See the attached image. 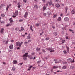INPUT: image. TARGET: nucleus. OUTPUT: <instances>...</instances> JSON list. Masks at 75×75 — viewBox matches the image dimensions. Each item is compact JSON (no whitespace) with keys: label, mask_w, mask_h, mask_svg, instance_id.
I'll list each match as a JSON object with an SVG mask.
<instances>
[{"label":"nucleus","mask_w":75,"mask_h":75,"mask_svg":"<svg viewBox=\"0 0 75 75\" xmlns=\"http://www.w3.org/2000/svg\"><path fill=\"white\" fill-rule=\"evenodd\" d=\"M28 53H25L24 55L23 56V58L24 61H27V57H28Z\"/></svg>","instance_id":"f257e3e1"},{"label":"nucleus","mask_w":75,"mask_h":75,"mask_svg":"<svg viewBox=\"0 0 75 75\" xmlns=\"http://www.w3.org/2000/svg\"><path fill=\"white\" fill-rule=\"evenodd\" d=\"M23 42H21L20 43V42H16V45L17 47L19 46L20 47L21 46V45L23 44Z\"/></svg>","instance_id":"f03ea898"},{"label":"nucleus","mask_w":75,"mask_h":75,"mask_svg":"<svg viewBox=\"0 0 75 75\" xmlns=\"http://www.w3.org/2000/svg\"><path fill=\"white\" fill-rule=\"evenodd\" d=\"M11 6V4H10L9 5H7V7L6 8V10L7 11H8V9L9 8V7H10Z\"/></svg>","instance_id":"7ed1b4c3"},{"label":"nucleus","mask_w":75,"mask_h":75,"mask_svg":"<svg viewBox=\"0 0 75 75\" xmlns=\"http://www.w3.org/2000/svg\"><path fill=\"white\" fill-rule=\"evenodd\" d=\"M51 11H49L47 13V15H48V16H50V15H51Z\"/></svg>","instance_id":"20e7f679"},{"label":"nucleus","mask_w":75,"mask_h":75,"mask_svg":"<svg viewBox=\"0 0 75 75\" xmlns=\"http://www.w3.org/2000/svg\"><path fill=\"white\" fill-rule=\"evenodd\" d=\"M28 16V12H25V14L24 17H25V18H26V17H27Z\"/></svg>","instance_id":"39448f33"},{"label":"nucleus","mask_w":75,"mask_h":75,"mask_svg":"<svg viewBox=\"0 0 75 75\" xmlns=\"http://www.w3.org/2000/svg\"><path fill=\"white\" fill-rule=\"evenodd\" d=\"M13 45L11 44L9 46V48L10 50L13 49Z\"/></svg>","instance_id":"423d86ee"},{"label":"nucleus","mask_w":75,"mask_h":75,"mask_svg":"<svg viewBox=\"0 0 75 75\" xmlns=\"http://www.w3.org/2000/svg\"><path fill=\"white\" fill-rule=\"evenodd\" d=\"M12 18H11L9 19V20L10 21V23H13V22H14V21H13V20L12 19Z\"/></svg>","instance_id":"0eeeda50"},{"label":"nucleus","mask_w":75,"mask_h":75,"mask_svg":"<svg viewBox=\"0 0 75 75\" xmlns=\"http://www.w3.org/2000/svg\"><path fill=\"white\" fill-rule=\"evenodd\" d=\"M64 20L65 21H68V20H69V18H68L67 17H66L64 18Z\"/></svg>","instance_id":"6e6552de"},{"label":"nucleus","mask_w":75,"mask_h":75,"mask_svg":"<svg viewBox=\"0 0 75 75\" xmlns=\"http://www.w3.org/2000/svg\"><path fill=\"white\" fill-rule=\"evenodd\" d=\"M66 48L68 53H69V48L68 46H66Z\"/></svg>","instance_id":"1a4fd4ad"},{"label":"nucleus","mask_w":75,"mask_h":75,"mask_svg":"<svg viewBox=\"0 0 75 75\" xmlns=\"http://www.w3.org/2000/svg\"><path fill=\"white\" fill-rule=\"evenodd\" d=\"M11 25H13V23H11V24H8L7 25H6V27H9V26H11Z\"/></svg>","instance_id":"9d476101"},{"label":"nucleus","mask_w":75,"mask_h":75,"mask_svg":"<svg viewBox=\"0 0 75 75\" xmlns=\"http://www.w3.org/2000/svg\"><path fill=\"white\" fill-rule=\"evenodd\" d=\"M67 61L69 62H71L72 61V59L71 58H69L67 59Z\"/></svg>","instance_id":"9b49d317"},{"label":"nucleus","mask_w":75,"mask_h":75,"mask_svg":"<svg viewBox=\"0 0 75 75\" xmlns=\"http://www.w3.org/2000/svg\"><path fill=\"white\" fill-rule=\"evenodd\" d=\"M20 4H21V3L20 2L18 3L17 4V5H18L17 7H18L19 8H20V7L21 6L20 5Z\"/></svg>","instance_id":"f8f14e48"},{"label":"nucleus","mask_w":75,"mask_h":75,"mask_svg":"<svg viewBox=\"0 0 75 75\" xmlns=\"http://www.w3.org/2000/svg\"><path fill=\"white\" fill-rule=\"evenodd\" d=\"M13 64H17V60H14L13 61Z\"/></svg>","instance_id":"ddd939ff"},{"label":"nucleus","mask_w":75,"mask_h":75,"mask_svg":"<svg viewBox=\"0 0 75 75\" xmlns=\"http://www.w3.org/2000/svg\"><path fill=\"white\" fill-rule=\"evenodd\" d=\"M18 11L17 10L15 12V14L16 16H18Z\"/></svg>","instance_id":"4468645a"},{"label":"nucleus","mask_w":75,"mask_h":75,"mask_svg":"<svg viewBox=\"0 0 75 75\" xmlns=\"http://www.w3.org/2000/svg\"><path fill=\"white\" fill-rule=\"evenodd\" d=\"M56 7H57V8H58L60 7V5L58 4H56Z\"/></svg>","instance_id":"2eb2a0df"},{"label":"nucleus","mask_w":75,"mask_h":75,"mask_svg":"<svg viewBox=\"0 0 75 75\" xmlns=\"http://www.w3.org/2000/svg\"><path fill=\"white\" fill-rule=\"evenodd\" d=\"M3 31H4V29H3V28H1V29L0 33H2V34H3Z\"/></svg>","instance_id":"dca6fc26"},{"label":"nucleus","mask_w":75,"mask_h":75,"mask_svg":"<svg viewBox=\"0 0 75 75\" xmlns=\"http://www.w3.org/2000/svg\"><path fill=\"white\" fill-rule=\"evenodd\" d=\"M57 68H58V67L57 66H53V69H56Z\"/></svg>","instance_id":"f3484780"},{"label":"nucleus","mask_w":75,"mask_h":75,"mask_svg":"<svg viewBox=\"0 0 75 75\" xmlns=\"http://www.w3.org/2000/svg\"><path fill=\"white\" fill-rule=\"evenodd\" d=\"M30 30L32 31H34V30L33 29V26L32 25H31L30 26Z\"/></svg>","instance_id":"a211bd4d"},{"label":"nucleus","mask_w":75,"mask_h":75,"mask_svg":"<svg viewBox=\"0 0 75 75\" xmlns=\"http://www.w3.org/2000/svg\"><path fill=\"white\" fill-rule=\"evenodd\" d=\"M27 37H28V40L29 39H30V38H31V36H30V35L29 34L28 36Z\"/></svg>","instance_id":"6ab92c4d"},{"label":"nucleus","mask_w":75,"mask_h":75,"mask_svg":"<svg viewBox=\"0 0 75 75\" xmlns=\"http://www.w3.org/2000/svg\"><path fill=\"white\" fill-rule=\"evenodd\" d=\"M61 20V18L60 17H59L58 18L57 20L59 21H60Z\"/></svg>","instance_id":"aec40b11"},{"label":"nucleus","mask_w":75,"mask_h":75,"mask_svg":"<svg viewBox=\"0 0 75 75\" xmlns=\"http://www.w3.org/2000/svg\"><path fill=\"white\" fill-rule=\"evenodd\" d=\"M34 7L35 8H37V9H38V6H37V5H34Z\"/></svg>","instance_id":"412c9836"},{"label":"nucleus","mask_w":75,"mask_h":75,"mask_svg":"<svg viewBox=\"0 0 75 75\" xmlns=\"http://www.w3.org/2000/svg\"><path fill=\"white\" fill-rule=\"evenodd\" d=\"M36 50L37 51H39L41 50V49L40 48H38V47H37L36 49Z\"/></svg>","instance_id":"4be33fe9"},{"label":"nucleus","mask_w":75,"mask_h":75,"mask_svg":"<svg viewBox=\"0 0 75 75\" xmlns=\"http://www.w3.org/2000/svg\"><path fill=\"white\" fill-rule=\"evenodd\" d=\"M71 13L72 14H74L75 13V11L74 10H72L71 11Z\"/></svg>","instance_id":"5701e85b"},{"label":"nucleus","mask_w":75,"mask_h":75,"mask_svg":"<svg viewBox=\"0 0 75 75\" xmlns=\"http://www.w3.org/2000/svg\"><path fill=\"white\" fill-rule=\"evenodd\" d=\"M52 2L51 1H50L49 3V6H51V4H52Z\"/></svg>","instance_id":"b1692460"},{"label":"nucleus","mask_w":75,"mask_h":75,"mask_svg":"<svg viewBox=\"0 0 75 75\" xmlns=\"http://www.w3.org/2000/svg\"><path fill=\"white\" fill-rule=\"evenodd\" d=\"M68 10V8L67 7L65 8V13H67V10Z\"/></svg>","instance_id":"393cba45"},{"label":"nucleus","mask_w":75,"mask_h":75,"mask_svg":"<svg viewBox=\"0 0 75 75\" xmlns=\"http://www.w3.org/2000/svg\"><path fill=\"white\" fill-rule=\"evenodd\" d=\"M65 40H62V44H64V43H65Z\"/></svg>","instance_id":"a878e982"},{"label":"nucleus","mask_w":75,"mask_h":75,"mask_svg":"<svg viewBox=\"0 0 75 75\" xmlns=\"http://www.w3.org/2000/svg\"><path fill=\"white\" fill-rule=\"evenodd\" d=\"M46 9V7L45 6H44L43 7V11L45 10Z\"/></svg>","instance_id":"bb28decb"},{"label":"nucleus","mask_w":75,"mask_h":75,"mask_svg":"<svg viewBox=\"0 0 75 75\" xmlns=\"http://www.w3.org/2000/svg\"><path fill=\"white\" fill-rule=\"evenodd\" d=\"M25 52V49H23V51H22V53L23 54H24V52Z\"/></svg>","instance_id":"cd10ccee"},{"label":"nucleus","mask_w":75,"mask_h":75,"mask_svg":"<svg viewBox=\"0 0 75 75\" xmlns=\"http://www.w3.org/2000/svg\"><path fill=\"white\" fill-rule=\"evenodd\" d=\"M67 62L65 61H64L63 62V64H67Z\"/></svg>","instance_id":"c85d7f7f"},{"label":"nucleus","mask_w":75,"mask_h":75,"mask_svg":"<svg viewBox=\"0 0 75 75\" xmlns=\"http://www.w3.org/2000/svg\"><path fill=\"white\" fill-rule=\"evenodd\" d=\"M42 51L44 53H45V52H46V51H45V50L44 49H42Z\"/></svg>","instance_id":"c756f323"},{"label":"nucleus","mask_w":75,"mask_h":75,"mask_svg":"<svg viewBox=\"0 0 75 75\" xmlns=\"http://www.w3.org/2000/svg\"><path fill=\"white\" fill-rule=\"evenodd\" d=\"M21 30H22V31H24V28L23 27H21Z\"/></svg>","instance_id":"7c9ffc66"},{"label":"nucleus","mask_w":75,"mask_h":75,"mask_svg":"<svg viewBox=\"0 0 75 75\" xmlns=\"http://www.w3.org/2000/svg\"><path fill=\"white\" fill-rule=\"evenodd\" d=\"M18 30H19V29H18V28H15V30H16V31H18Z\"/></svg>","instance_id":"2f4dec72"},{"label":"nucleus","mask_w":75,"mask_h":75,"mask_svg":"<svg viewBox=\"0 0 75 75\" xmlns=\"http://www.w3.org/2000/svg\"><path fill=\"white\" fill-rule=\"evenodd\" d=\"M36 26H37V27H38L40 25V24H39V23H37L35 24Z\"/></svg>","instance_id":"473e14b6"},{"label":"nucleus","mask_w":75,"mask_h":75,"mask_svg":"<svg viewBox=\"0 0 75 75\" xmlns=\"http://www.w3.org/2000/svg\"><path fill=\"white\" fill-rule=\"evenodd\" d=\"M43 16H46V15H47V13H46L43 12Z\"/></svg>","instance_id":"72a5a7b5"},{"label":"nucleus","mask_w":75,"mask_h":75,"mask_svg":"<svg viewBox=\"0 0 75 75\" xmlns=\"http://www.w3.org/2000/svg\"><path fill=\"white\" fill-rule=\"evenodd\" d=\"M22 64H23V62L22 63H20L18 64V65H20L21 66Z\"/></svg>","instance_id":"f704fd0d"},{"label":"nucleus","mask_w":75,"mask_h":75,"mask_svg":"<svg viewBox=\"0 0 75 75\" xmlns=\"http://www.w3.org/2000/svg\"><path fill=\"white\" fill-rule=\"evenodd\" d=\"M54 34L55 35H58V33H57V32H55L54 33Z\"/></svg>","instance_id":"c9c22d12"},{"label":"nucleus","mask_w":75,"mask_h":75,"mask_svg":"<svg viewBox=\"0 0 75 75\" xmlns=\"http://www.w3.org/2000/svg\"><path fill=\"white\" fill-rule=\"evenodd\" d=\"M41 60H39L38 62H37V64H39L40 63V62H41Z\"/></svg>","instance_id":"e433bc0d"},{"label":"nucleus","mask_w":75,"mask_h":75,"mask_svg":"<svg viewBox=\"0 0 75 75\" xmlns=\"http://www.w3.org/2000/svg\"><path fill=\"white\" fill-rule=\"evenodd\" d=\"M1 16L2 17H4V16H5V15L3 14H1Z\"/></svg>","instance_id":"4c0bfd02"},{"label":"nucleus","mask_w":75,"mask_h":75,"mask_svg":"<svg viewBox=\"0 0 75 75\" xmlns=\"http://www.w3.org/2000/svg\"><path fill=\"white\" fill-rule=\"evenodd\" d=\"M12 69L13 71H15V70H16V68L14 67H13L12 68Z\"/></svg>","instance_id":"58836bf2"},{"label":"nucleus","mask_w":75,"mask_h":75,"mask_svg":"<svg viewBox=\"0 0 75 75\" xmlns=\"http://www.w3.org/2000/svg\"><path fill=\"white\" fill-rule=\"evenodd\" d=\"M70 68H71V69H73V68H74V67L73 66H70Z\"/></svg>","instance_id":"ea45409f"},{"label":"nucleus","mask_w":75,"mask_h":75,"mask_svg":"<svg viewBox=\"0 0 75 75\" xmlns=\"http://www.w3.org/2000/svg\"><path fill=\"white\" fill-rule=\"evenodd\" d=\"M63 68V69H66V67H65V66H64L62 67Z\"/></svg>","instance_id":"a19ab883"},{"label":"nucleus","mask_w":75,"mask_h":75,"mask_svg":"<svg viewBox=\"0 0 75 75\" xmlns=\"http://www.w3.org/2000/svg\"><path fill=\"white\" fill-rule=\"evenodd\" d=\"M73 62H75V61H74V59H73L72 61H71V63H72Z\"/></svg>","instance_id":"79ce46f5"},{"label":"nucleus","mask_w":75,"mask_h":75,"mask_svg":"<svg viewBox=\"0 0 75 75\" xmlns=\"http://www.w3.org/2000/svg\"><path fill=\"white\" fill-rule=\"evenodd\" d=\"M23 1L24 3H26L27 2V0H23Z\"/></svg>","instance_id":"37998d69"},{"label":"nucleus","mask_w":75,"mask_h":75,"mask_svg":"<svg viewBox=\"0 0 75 75\" xmlns=\"http://www.w3.org/2000/svg\"><path fill=\"white\" fill-rule=\"evenodd\" d=\"M46 40H49V37H47V38H46L45 39Z\"/></svg>","instance_id":"c03bdc74"},{"label":"nucleus","mask_w":75,"mask_h":75,"mask_svg":"<svg viewBox=\"0 0 75 75\" xmlns=\"http://www.w3.org/2000/svg\"><path fill=\"white\" fill-rule=\"evenodd\" d=\"M63 52L64 54H67V52L65 50L63 51Z\"/></svg>","instance_id":"a18cd8bd"},{"label":"nucleus","mask_w":75,"mask_h":75,"mask_svg":"<svg viewBox=\"0 0 75 75\" xmlns=\"http://www.w3.org/2000/svg\"><path fill=\"white\" fill-rule=\"evenodd\" d=\"M28 42H24V44H28Z\"/></svg>","instance_id":"49530a36"},{"label":"nucleus","mask_w":75,"mask_h":75,"mask_svg":"<svg viewBox=\"0 0 75 75\" xmlns=\"http://www.w3.org/2000/svg\"><path fill=\"white\" fill-rule=\"evenodd\" d=\"M46 5L47 6H48V2H47L46 3Z\"/></svg>","instance_id":"de8ad7c7"},{"label":"nucleus","mask_w":75,"mask_h":75,"mask_svg":"<svg viewBox=\"0 0 75 75\" xmlns=\"http://www.w3.org/2000/svg\"><path fill=\"white\" fill-rule=\"evenodd\" d=\"M50 71L51 72H54L53 69H52Z\"/></svg>","instance_id":"09e8293b"},{"label":"nucleus","mask_w":75,"mask_h":75,"mask_svg":"<svg viewBox=\"0 0 75 75\" xmlns=\"http://www.w3.org/2000/svg\"><path fill=\"white\" fill-rule=\"evenodd\" d=\"M19 21L20 22H21L23 21V20H22V19H21V20H19Z\"/></svg>","instance_id":"8fccbe9b"},{"label":"nucleus","mask_w":75,"mask_h":75,"mask_svg":"<svg viewBox=\"0 0 75 75\" xmlns=\"http://www.w3.org/2000/svg\"><path fill=\"white\" fill-rule=\"evenodd\" d=\"M3 64H4V65H6V63L4 62H3Z\"/></svg>","instance_id":"3c124183"},{"label":"nucleus","mask_w":75,"mask_h":75,"mask_svg":"<svg viewBox=\"0 0 75 75\" xmlns=\"http://www.w3.org/2000/svg\"><path fill=\"white\" fill-rule=\"evenodd\" d=\"M72 33H73V34H74L75 33V32H74V31L72 30V31H71Z\"/></svg>","instance_id":"603ef678"},{"label":"nucleus","mask_w":75,"mask_h":75,"mask_svg":"<svg viewBox=\"0 0 75 75\" xmlns=\"http://www.w3.org/2000/svg\"><path fill=\"white\" fill-rule=\"evenodd\" d=\"M69 31H70V32H71V31H72V30L71 29H69Z\"/></svg>","instance_id":"864d4df0"},{"label":"nucleus","mask_w":75,"mask_h":75,"mask_svg":"<svg viewBox=\"0 0 75 75\" xmlns=\"http://www.w3.org/2000/svg\"><path fill=\"white\" fill-rule=\"evenodd\" d=\"M54 50H50V52H54Z\"/></svg>","instance_id":"5fc2aeb1"},{"label":"nucleus","mask_w":75,"mask_h":75,"mask_svg":"<svg viewBox=\"0 0 75 75\" xmlns=\"http://www.w3.org/2000/svg\"><path fill=\"white\" fill-rule=\"evenodd\" d=\"M57 17V15H55L53 17H54V18H55V17Z\"/></svg>","instance_id":"6e6d98bb"},{"label":"nucleus","mask_w":75,"mask_h":75,"mask_svg":"<svg viewBox=\"0 0 75 75\" xmlns=\"http://www.w3.org/2000/svg\"><path fill=\"white\" fill-rule=\"evenodd\" d=\"M28 42H31V40H28Z\"/></svg>","instance_id":"4d7b16f0"},{"label":"nucleus","mask_w":75,"mask_h":75,"mask_svg":"<svg viewBox=\"0 0 75 75\" xmlns=\"http://www.w3.org/2000/svg\"><path fill=\"white\" fill-rule=\"evenodd\" d=\"M13 17H14V18L15 17H16V16H14V15H13L12 16Z\"/></svg>","instance_id":"13d9d810"},{"label":"nucleus","mask_w":75,"mask_h":75,"mask_svg":"<svg viewBox=\"0 0 75 75\" xmlns=\"http://www.w3.org/2000/svg\"><path fill=\"white\" fill-rule=\"evenodd\" d=\"M61 60H59V61H58V62L59 63H60V62H61Z\"/></svg>","instance_id":"bf43d9fd"},{"label":"nucleus","mask_w":75,"mask_h":75,"mask_svg":"<svg viewBox=\"0 0 75 75\" xmlns=\"http://www.w3.org/2000/svg\"><path fill=\"white\" fill-rule=\"evenodd\" d=\"M55 1V2H58L59 1V0H56Z\"/></svg>","instance_id":"052dcab7"},{"label":"nucleus","mask_w":75,"mask_h":75,"mask_svg":"<svg viewBox=\"0 0 75 75\" xmlns=\"http://www.w3.org/2000/svg\"><path fill=\"white\" fill-rule=\"evenodd\" d=\"M33 69H35V67H33Z\"/></svg>","instance_id":"680f3d73"},{"label":"nucleus","mask_w":75,"mask_h":75,"mask_svg":"<svg viewBox=\"0 0 75 75\" xmlns=\"http://www.w3.org/2000/svg\"><path fill=\"white\" fill-rule=\"evenodd\" d=\"M30 59H33V57L32 56H31V57H30Z\"/></svg>","instance_id":"e2e57ef3"},{"label":"nucleus","mask_w":75,"mask_h":75,"mask_svg":"<svg viewBox=\"0 0 75 75\" xmlns=\"http://www.w3.org/2000/svg\"><path fill=\"white\" fill-rule=\"evenodd\" d=\"M65 27H63L62 28V30H65Z\"/></svg>","instance_id":"0e129e2a"},{"label":"nucleus","mask_w":75,"mask_h":75,"mask_svg":"<svg viewBox=\"0 0 75 75\" xmlns=\"http://www.w3.org/2000/svg\"><path fill=\"white\" fill-rule=\"evenodd\" d=\"M30 70H31V69L30 68L28 69V71H30Z\"/></svg>","instance_id":"69168bd1"},{"label":"nucleus","mask_w":75,"mask_h":75,"mask_svg":"<svg viewBox=\"0 0 75 75\" xmlns=\"http://www.w3.org/2000/svg\"><path fill=\"white\" fill-rule=\"evenodd\" d=\"M55 64H57V63H58V61L55 62Z\"/></svg>","instance_id":"338daca9"},{"label":"nucleus","mask_w":75,"mask_h":75,"mask_svg":"<svg viewBox=\"0 0 75 75\" xmlns=\"http://www.w3.org/2000/svg\"><path fill=\"white\" fill-rule=\"evenodd\" d=\"M66 39H69L68 37V36H67L66 37Z\"/></svg>","instance_id":"774afa93"}]
</instances>
